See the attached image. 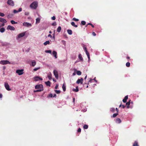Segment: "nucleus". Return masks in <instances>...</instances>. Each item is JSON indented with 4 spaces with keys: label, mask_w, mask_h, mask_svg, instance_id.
<instances>
[{
    "label": "nucleus",
    "mask_w": 146,
    "mask_h": 146,
    "mask_svg": "<svg viewBox=\"0 0 146 146\" xmlns=\"http://www.w3.org/2000/svg\"><path fill=\"white\" fill-rule=\"evenodd\" d=\"M83 79L82 78L81 79H78L76 82V83L77 84L80 83L81 84H83Z\"/></svg>",
    "instance_id": "nucleus-7"
},
{
    "label": "nucleus",
    "mask_w": 146,
    "mask_h": 146,
    "mask_svg": "<svg viewBox=\"0 0 146 146\" xmlns=\"http://www.w3.org/2000/svg\"><path fill=\"white\" fill-rule=\"evenodd\" d=\"M25 33H21L18 35V37L20 38L24 36L25 35Z\"/></svg>",
    "instance_id": "nucleus-12"
},
{
    "label": "nucleus",
    "mask_w": 146,
    "mask_h": 146,
    "mask_svg": "<svg viewBox=\"0 0 146 146\" xmlns=\"http://www.w3.org/2000/svg\"><path fill=\"white\" fill-rule=\"evenodd\" d=\"M35 88L36 89H39V90H41L42 88V90H43V85L41 84L36 85L35 86Z\"/></svg>",
    "instance_id": "nucleus-3"
},
{
    "label": "nucleus",
    "mask_w": 146,
    "mask_h": 146,
    "mask_svg": "<svg viewBox=\"0 0 146 146\" xmlns=\"http://www.w3.org/2000/svg\"><path fill=\"white\" fill-rule=\"evenodd\" d=\"M30 7L32 9H36L38 6V2L34 1L30 5Z\"/></svg>",
    "instance_id": "nucleus-1"
},
{
    "label": "nucleus",
    "mask_w": 146,
    "mask_h": 146,
    "mask_svg": "<svg viewBox=\"0 0 146 146\" xmlns=\"http://www.w3.org/2000/svg\"><path fill=\"white\" fill-rule=\"evenodd\" d=\"M130 63L129 62H127L126 64V66L127 67H129L130 66Z\"/></svg>",
    "instance_id": "nucleus-35"
},
{
    "label": "nucleus",
    "mask_w": 146,
    "mask_h": 146,
    "mask_svg": "<svg viewBox=\"0 0 146 146\" xmlns=\"http://www.w3.org/2000/svg\"><path fill=\"white\" fill-rule=\"evenodd\" d=\"M52 74L50 73V74H48L47 76V77L48 78V79L50 80L51 79H52Z\"/></svg>",
    "instance_id": "nucleus-26"
},
{
    "label": "nucleus",
    "mask_w": 146,
    "mask_h": 146,
    "mask_svg": "<svg viewBox=\"0 0 146 146\" xmlns=\"http://www.w3.org/2000/svg\"><path fill=\"white\" fill-rule=\"evenodd\" d=\"M128 98V96H125L123 100V102L124 103H126L127 102V100Z\"/></svg>",
    "instance_id": "nucleus-13"
},
{
    "label": "nucleus",
    "mask_w": 146,
    "mask_h": 146,
    "mask_svg": "<svg viewBox=\"0 0 146 146\" xmlns=\"http://www.w3.org/2000/svg\"><path fill=\"white\" fill-rule=\"evenodd\" d=\"M127 59H128V61H129L130 60V57H129V56H127Z\"/></svg>",
    "instance_id": "nucleus-55"
},
{
    "label": "nucleus",
    "mask_w": 146,
    "mask_h": 146,
    "mask_svg": "<svg viewBox=\"0 0 146 146\" xmlns=\"http://www.w3.org/2000/svg\"><path fill=\"white\" fill-rule=\"evenodd\" d=\"M52 25V26H55L56 25V24L55 22H54L53 23Z\"/></svg>",
    "instance_id": "nucleus-49"
},
{
    "label": "nucleus",
    "mask_w": 146,
    "mask_h": 146,
    "mask_svg": "<svg viewBox=\"0 0 146 146\" xmlns=\"http://www.w3.org/2000/svg\"><path fill=\"white\" fill-rule=\"evenodd\" d=\"M85 52L89 60L90 59V56L89 53L87 50H86Z\"/></svg>",
    "instance_id": "nucleus-21"
},
{
    "label": "nucleus",
    "mask_w": 146,
    "mask_h": 146,
    "mask_svg": "<svg viewBox=\"0 0 146 146\" xmlns=\"http://www.w3.org/2000/svg\"><path fill=\"white\" fill-rule=\"evenodd\" d=\"M58 87V85L57 84L55 87V89H57Z\"/></svg>",
    "instance_id": "nucleus-56"
},
{
    "label": "nucleus",
    "mask_w": 146,
    "mask_h": 146,
    "mask_svg": "<svg viewBox=\"0 0 146 146\" xmlns=\"http://www.w3.org/2000/svg\"><path fill=\"white\" fill-rule=\"evenodd\" d=\"M92 34L94 36H95L96 35V34L94 32H93L92 33Z\"/></svg>",
    "instance_id": "nucleus-57"
},
{
    "label": "nucleus",
    "mask_w": 146,
    "mask_h": 146,
    "mask_svg": "<svg viewBox=\"0 0 146 146\" xmlns=\"http://www.w3.org/2000/svg\"><path fill=\"white\" fill-rule=\"evenodd\" d=\"M29 13L28 12H25V15H29Z\"/></svg>",
    "instance_id": "nucleus-52"
},
{
    "label": "nucleus",
    "mask_w": 146,
    "mask_h": 146,
    "mask_svg": "<svg viewBox=\"0 0 146 146\" xmlns=\"http://www.w3.org/2000/svg\"><path fill=\"white\" fill-rule=\"evenodd\" d=\"M90 25V26H92V28H94V25L92 24V23H88V24H87V25Z\"/></svg>",
    "instance_id": "nucleus-43"
},
{
    "label": "nucleus",
    "mask_w": 146,
    "mask_h": 146,
    "mask_svg": "<svg viewBox=\"0 0 146 146\" xmlns=\"http://www.w3.org/2000/svg\"><path fill=\"white\" fill-rule=\"evenodd\" d=\"M4 25H5V24H4V23H3V24H2V25H1V27H3V26H4Z\"/></svg>",
    "instance_id": "nucleus-64"
},
{
    "label": "nucleus",
    "mask_w": 146,
    "mask_h": 146,
    "mask_svg": "<svg viewBox=\"0 0 146 146\" xmlns=\"http://www.w3.org/2000/svg\"><path fill=\"white\" fill-rule=\"evenodd\" d=\"M86 24V22L85 21H82L81 22V24L83 25H85Z\"/></svg>",
    "instance_id": "nucleus-37"
},
{
    "label": "nucleus",
    "mask_w": 146,
    "mask_h": 146,
    "mask_svg": "<svg viewBox=\"0 0 146 146\" xmlns=\"http://www.w3.org/2000/svg\"><path fill=\"white\" fill-rule=\"evenodd\" d=\"M40 68V67L37 68H34V69H33V70H34V71H37V70H38Z\"/></svg>",
    "instance_id": "nucleus-45"
},
{
    "label": "nucleus",
    "mask_w": 146,
    "mask_h": 146,
    "mask_svg": "<svg viewBox=\"0 0 146 146\" xmlns=\"http://www.w3.org/2000/svg\"><path fill=\"white\" fill-rule=\"evenodd\" d=\"M133 146H139L138 142L135 141L133 144Z\"/></svg>",
    "instance_id": "nucleus-17"
},
{
    "label": "nucleus",
    "mask_w": 146,
    "mask_h": 146,
    "mask_svg": "<svg viewBox=\"0 0 146 146\" xmlns=\"http://www.w3.org/2000/svg\"><path fill=\"white\" fill-rule=\"evenodd\" d=\"M96 78H94L93 79H91L90 80H89L88 82H91V81L93 80H94L95 81L97 82V81L95 80Z\"/></svg>",
    "instance_id": "nucleus-46"
},
{
    "label": "nucleus",
    "mask_w": 146,
    "mask_h": 146,
    "mask_svg": "<svg viewBox=\"0 0 146 146\" xmlns=\"http://www.w3.org/2000/svg\"><path fill=\"white\" fill-rule=\"evenodd\" d=\"M23 25V26L27 27H29L32 26V25L31 23L27 22H24Z\"/></svg>",
    "instance_id": "nucleus-9"
},
{
    "label": "nucleus",
    "mask_w": 146,
    "mask_h": 146,
    "mask_svg": "<svg viewBox=\"0 0 146 146\" xmlns=\"http://www.w3.org/2000/svg\"><path fill=\"white\" fill-rule=\"evenodd\" d=\"M73 91H75V92H77L79 91V89L78 88V86H77L76 87V89H74L73 90Z\"/></svg>",
    "instance_id": "nucleus-30"
},
{
    "label": "nucleus",
    "mask_w": 146,
    "mask_h": 146,
    "mask_svg": "<svg viewBox=\"0 0 146 146\" xmlns=\"http://www.w3.org/2000/svg\"><path fill=\"white\" fill-rule=\"evenodd\" d=\"M71 25L72 26L75 27H78V26L76 25L75 24V23L74 22H72L71 23Z\"/></svg>",
    "instance_id": "nucleus-23"
},
{
    "label": "nucleus",
    "mask_w": 146,
    "mask_h": 146,
    "mask_svg": "<svg viewBox=\"0 0 146 146\" xmlns=\"http://www.w3.org/2000/svg\"><path fill=\"white\" fill-rule=\"evenodd\" d=\"M45 84L47 86H50V82L49 81L45 82Z\"/></svg>",
    "instance_id": "nucleus-18"
},
{
    "label": "nucleus",
    "mask_w": 146,
    "mask_h": 146,
    "mask_svg": "<svg viewBox=\"0 0 146 146\" xmlns=\"http://www.w3.org/2000/svg\"><path fill=\"white\" fill-rule=\"evenodd\" d=\"M122 107L123 108H124L125 107V106H124V105H122Z\"/></svg>",
    "instance_id": "nucleus-63"
},
{
    "label": "nucleus",
    "mask_w": 146,
    "mask_h": 146,
    "mask_svg": "<svg viewBox=\"0 0 146 146\" xmlns=\"http://www.w3.org/2000/svg\"><path fill=\"white\" fill-rule=\"evenodd\" d=\"M48 36L49 37H50L51 38L52 37V35L50 34L48 35Z\"/></svg>",
    "instance_id": "nucleus-59"
},
{
    "label": "nucleus",
    "mask_w": 146,
    "mask_h": 146,
    "mask_svg": "<svg viewBox=\"0 0 146 146\" xmlns=\"http://www.w3.org/2000/svg\"><path fill=\"white\" fill-rule=\"evenodd\" d=\"M5 86L7 90L8 91H10L11 89L9 88V86L7 82H5Z\"/></svg>",
    "instance_id": "nucleus-5"
},
{
    "label": "nucleus",
    "mask_w": 146,
    "mask_h": 146,
    "mask_svg": "<svg viewBox=\"0 0 146 146\" xmlns=\"http://www.w3.org/2000/svg\"><path fill=\"white\" fill-rule=\"evenodd\" d=\"M56 94H54V95L53 96V97H56Z\"/></svg>",
    "instance_id": "nucleus-61"
},
{
    "label": "nucleus",
    "mask_w": 146,
    "mask_h": 146,
    "mask_svg": "<svg viewBox=\"0 0 146 146\" xmlns=\"http://www.w3.org/2000/svg\"><path fill=\"white\" fill-rule=\"evenodd\" d=\"M13 12L14 13H17L18 12V11H17L16 10H14Z\"/></svg>",
    "instance_id": "nucleus-50"
},
{
    "label": "nucleus",
    "mask_w": 146,
    "mask_h": 146,
    "mask_svg": "<svg viewBox=\"0 0 146 146\" xmlns=\"http://www.w3.org/2000/svg\"><path fill=\"white\" fill-rule=\"evenodd\" d=\"M88 126L86 124H85L83 126V128L84 129H87L88 128Z\"/></svg>",
    "instance_id": "nucleus-32"
},
{
    "label": "nucleus",
    "mask_w": 146,
    "mask_h": 146,
    "mask_svg": "<svg viewBox=\"0 0 146 146\" xmlns=\"http://www.w3.org/2000/svg\"><path fill=\"white\" fill-rule=\"evenodd\" d=\"M45 52L50 54H51L52 53V51L51 50H46L45 51Z\"/></svg>",
    "instance_id": "nucleus-38"
},
{
    "label": "nucleus",
    "mask_w": 146,
    "mask_h": 146,
    "mask_svg": "<svg viewBox=\"0 0 146 146\" xmlns=\"http://www.w3.org/2000/svg\"><path fill=\"white\" fill-rule=\"evenodd\" d=\"M77 132L78 133H80L81 132V128H79L77 130Z\"/></svg>",
    "instance_id": "nucleus-51"
},
{
    "label": "nucleus",
    "mask_w": 146,
    "mask_h": 146,
    "mask_svg": "<svg viewBox=\"0 0 146 146\" xmlns=\"http://www.w3.org/2000/svg\"><path fill=\"white\" fill-rule=\"evenodd\" d=\"M116 122L117 123H121V121L120 119L117 118L116 120Z\"/></svg>",
    "instance_id": "nucleus-19"
},
{
    "label": "nucleus",
    "mask_w": 146,
    "mask_h": 146,
    "mask_svg": "<svg viewBox=\"0 0 146 146\" xmlns=\"http://www.w3.org/2000/svg\"><path fill=\"white\" fill-rule=\"evenodd\" d=\"M7 29V30L9 29L11 31H14L15 29V28L14 27L11 25H8Z\"/></svg>",
    "instance_id": "nucleus-8"
},
{
    "label": "nucleus",
    "mask_w": 146,
    "mask_h": 146,
    "mask_svg": "<svg viewBox=\"0 0 146 146\" xmlns=\"http://www.w3.org/2000/svg\"><path fill=\"white\" fill-rule=\"evenodd\" d=\"M131 101V100H129V101L127 102V103H126V106H127V108H129V105L130 104V102Z\"/></svg>",
    "instance_id": "nucleus-16"
},
{
    "label": "nucleus",
    "mask_w": 146,
    "mask_h": 146,
    "mask_svg": "<svg viewBox=\"0 0 146 146\" xmlns=\"http://www.w3.org/2000/svg\"><path fill=\"white\" fill-rule=\"evenodd\" d=\"M43 91L42 89L41 90L38 89V90H36V92H41V91Z\"/></svg>",
    "instance_id": "nucleus-47"
},
{
    "label": "nucleus",
    "mask_w": 146,
    "mask_h": 146,
    "mask_svg": "<svg viewBox=\"0 0 146 146\" xmlns=\"http://www.w3.org/2000/svg\"><path fill=\"white\" fill-rule=\"evenodd\" d=\"M78 58L81 60V61H83V59L82 57V55L81 54H80L79 55Z\"/></svg>",
    "instance_id": "nucleus-20"
},
{
    "label": "nucleus",
    "mask_w": 146,
    "mask_h": 146,
    "mask_svg": "<svg viewBox=\"0 0 146 146\" xmlns=\"http://www.w3.org/2000/svg\"><path fill=\"white\" fill-rule=\"evenodd\" d=\"M110 110L112 112H113L115 111V109L113 108H111L110 109Z\"/></svg>",
    "instance_id": "nucleus-39"
},
{
    "label": "nucleus",
    "mask_w": 146,
    "mask_h": 146,
    "mask_svg": "<svg viewBox=\"0 0 146 146\" xmlns=\"http://www.w3.org/2000/svg\"><path fill=\"white\" fill-rule=\"evenodd\" d=\"M2 94L0 93V98H2Z\"/></svg>",
    "instance_id": "nucleus-60"
},
{
    "label": "nucleus",
    "mask_w": 146,
    "mask_h": 146,
    "mask_svg": "<svg viewBox=\"0 0 146 146\" xmlns=\"http://www.w3.org/2000/svg\"><path fill=\"white\" fill-rule=\"evenodd\" d=\"M5 29L3 27L1 28L0 29V32L1 33L4 32L5 31Z\"/></svg>",
    "instance_id": "nucleus-25"
},
{
    "label": "nucleus",
    "mask_w": 146,
    "mask_h": 146,
    "mask_svg": "<svg viewBox=\"0 0 146 146\" xmlns=\"http://www.w3.org/2000/svg\"><path fill=\"white\" fill-rule=\"evenodd\" d=\"M22 10V9L21 8H19V10H18V12H20V11H21Z\"/></svg>",
    "instance_id": "nucleus-54"
},
{
    "label": "nucleus",
    "mask_w": 146,
    "mask_h": 146,
    "mask_svg": "<svg viewBox=\"0 0 146 146\" xmlns=\"http://www.w3.org/2000/svg\"><path fill=\"white\" fill-rule=\"evenodd\" d=\"M55 92L57 94H59L61 92L60 90H55Z\"/></svg>",
    "instance_id": "nucleus-36"
},
{
    "label": "nucleus",
    "mask_w": 146,
    "mask_h": 146,
    "mask_svg": "<svg viewBox=\"0 0 146 146\" xmlns=\"http://www.w3.org/2000/svg\"><path fill=\"white\" fill-rule=\"evenodd\" d=\"M72 20L76 21H79V19H76L75 18H74L72 19Z\"/></svg>",
    "instance_id": "nucleus-41"
},
{
    "label": "nucleus",
    "mask_w": 146,
    "mask_h": 146,
    "mask_svg": "<svg viewBox=\"0 0 146 146\" xmlns=\"http://www.w3.org/2000/svg\"><path fill=\"white\" fill-rule=\"evenodd\" d=\"M0 64L4 65L7 64H10L11 63L10 62L7 60H1L0 61Z\"/></svg>",
    "instance_id": "nucleus-2"
},
{
    "label": "nucleus",
    "mask_w": 146,
    "mask_h": 146,
    "mask_svg": "<svg viewBox=\"0 0 146 146\" xmlns=\"http://www.w3.org/2000/svg\"><path fill=\"white\" fill-rule=\"evenodd\" d=\"M115 109H116V110L117 111V112L118 113V111H119V110H118L117 108H116Z\"/></svg>",
    "instance_id": "nucleus-62"
},
{
    "label": "nucleus",
    "mask_w": 146,
    "mask_h": 146,
    "mask_svg": "<svg viewBox=\"0 0 146 146\" xmlns=\"http://www.w3.org/2000/svg\"><path fill=\"white\" fill-rule=\"evenodd\" d=\"M36 64V62L35 61L32 62V66H35Z\"/></svg>",
    "instance_id": "nucleus-33"
},
{
    "label": "nucleus",
    "mask_w": 146,
    "mask_h": 146,
    "mask_svg": "<svg viewBox=\"0 0 146 146\" xmlns=\"http://www.w3.org/2000/svg\"><path fill=\"white\" fill-rule=\"evenodd\" d=\"M52 54L53 55V56L54 57L56 58L57 57V52L55 51H53L52 52Z\"/></svg>",
    "instance_id": "nucleus-15"
},
{
    "label": "nucleus",
    "mask_w": 146,
    "mask_h": 146,
    "mask_svg": "<svg viewBox=\"0 0 146 146\" xmlns=\"http://www.w3.org/2000/svg\"><path fill=\"white\" fill-rule=\"evenodd\" d=\"M49 43L50 41H46L43 44L44 45H46L48 44H49Z\"/></svg>",
    "instance_id": "nucleus-29"
},
{
    "label": "nucleus",
    "mask_w": 146,
    "mask_h": 146,
    "mask_svg": "<svg viewBox=\"0 0 146 146\" xmlns=\"http://www.w3.org/2000/svg\"><path fill=\"white\" fill-rule=\"evenodd\" d=\"M53 73L55 77L56 78H58V74L57 71L56 70H54L53 71Z\"/></svg>",
    "instance_id": "nucleus-11"
},
{
    "label": "nucleus",
    "mask_w": 146,
    "mask_h": 146,
    "mask_svg": "<svg viewBox=\"0 0 146 146\" xmlns=\"http://www.w3.org/2000/svg\"><path fill=\"white\" fill-rule=\"evenodd\" d=\"M11 15H9L7 16V17L8 18H9L11 17Z\"/></svg>",
    "instance_id": "nucleus-58"
},
{
    "label": "nucleus",
    "mask_w": 146,
    "mask_h": 146,
    "mask_svg": "<svg viewBox=\"0 0 146 146\" xmlns=\"http://www.w3.org/2000/svg\"><path fill=\"white\" fill-rule=\"evenodd\" d=\"M51 19H52V20H55V19H56V17H55V16H53V17H52Z\"/></svg>",
    "instance_id": "nucleus-48"
},
{
    "label": "nucleus",
    "mask_w": 146,
    "mask_h": 146,
    "mask_svg": "<svg viewBox=\"0 0 146 146\" xmlns=\"http://www.w3.org/2000/svg\"><path fill=\"white\" fill-rule=\"evenodd\" d=\"M23 71L24 70L23 69L21 70H17L16 71V73L18 74L19 75H21L24 73L23 72Z\"/></svg>",
    "instance_id": "nucleus-4"
},
{
    "label": "nucleus",
    "mask_w": 146,
    "mask_h": 146,
    "mask_svg": "<svg viewBox=\"0 0 146 146\" xmlns=\"http://www.w3.org/2000/svg\"><path fill=\"white\" fill-rule=\"evenodd\" d=\"M81 72L80 71L78 70L76 72V74L78 75H81Z\"/></svg>",
    "instance_id": "nucleus-31"
},
{
    "label": "nucleus",
    "mask_w": 146,
    "mask_h": 146,
    "mask_svg": "<svg viewBox=\"0 0 146 146\" xmlns=\"http://www.w3.org/2000/svg\"><path fill=\"white\" fill-rule=\"evenodd\" d=\"M40 19L39 18H37L36 19V23H40Z\"/></svg>",
    "instance_id": "nucleus-27"
},
{
    "label": "nucleus",
    "mask_w": 146,
    "mask_h": 146,
    "mask_svg": "<svg viewBox=\"0 0 146 146\" xmlns=\"http://www.w3.org/2000/svg\"><path fill=\"white\" fill-rule=\"evenodd\" d=\"M62 88L63 91L65 92L66 90V86L64 84L62 86Z\"/></svg>",
    "instance_id": "nucleus-28"
},
{
    "label": "nucleus",
    "mask_w": 146,
    "mask_h": 146,
    "mask_svg": "<svg viewBox=\"0 0 146 146\" xmlns=\"http://www.w3.org/2000/svg\"><path fill=\"white\" fill-rule=\"evenodd\" d=\"M83 49L85 52L86 51V50H87L85 46L83 47Z\"/></svg>",
    "instance_id": "nucleus-53"
},
{
    "label": "nucleus",
    "mask_w": 146,
    "mask_h": 146,
    "mask_svg": "<svg viewBox=\"0 0 146 146\" xmlns=\"http://www.w3.org/2000/svg\"><path fill=\"white\" fill-rule=\"evenodd\" d=\"M34 80L35 81H37L39 80H42V78H40V77L37 76L34 78Z\"/></svg>",
    "instance_id": "nucleus-10"
},
{
    "label": "nucleus",
    "mask_w": 146,
    "mask_h": 146,
    "mask_svg": "<svg viewBox=\"0 0 146 146\" xmlns=\"http://www.w3.org/2000/svg\"><path fill=\"white\" fill-rule=\"evenodd\" d=\"M118 114V113H114L113 114L112 117H116Z\"/></svg>",
    "instance_id": "nucleus-40"
},
{
    "label": "nucleus",
    "mask_w": 146,
    "mask_h": 146,
    "mask_svg": "<svg viewBox=\"0 0 146 146\" xmlns=\"http://www.w3.org/2000/svg\"><path fill=\"white\" fill-rule=\"evenodd\" d=\"M0 22L3 23H6L7 21L4 19L0 18Z\"/></svg>",
    "instance_id": "nucleus-14"
},
{
    "label": "nucleus",
    "mask_w": 146,
    "mask_h": 146,
    "mask_svg": "<svg viewBox=\"0 0 146 146\" xmlns=\"http://www.w3.org/2000/svg\"><path fill=\"white\" fill-rule=\"evenodd\" d=\"M7 3L9 5L12 6H13L14 5L13 1L12 0H8Z\"/></svg>",
    "instance_id": "nucleus-6"
},
{
    "label": "nucleus",
    "mask_w": 146,
    "mask_h": 146,
    "mask_svg": "<svg viewBox=\"0 0 146 146\" xmlns=\"http://www.w3.org/2000/svg\"><path fill=\"white\" fill-rule=\"evenodd\" d=\"M5 16V14L3 13H0V16L1 17H4Z\"/></svg>",
    "instance_id": "nucleus-44"
},
{
    "label": "nucleus",
    "mask_w": 146,
    "mask_h": 146,
    "mask_svg": "<svg viewBox=\"0 0 146 146\" xmlns=\"http://www.w3.org/2000/svg\"><path fill=\"white\" fill-rule=\"evenodd\" d=\"M68 33L70 35H71L72 34V31L71 30L68 29L67 30Z\"/></svg>",
    "instance_id": "nucleus-22"
},
{
    "label": "nucleus",
    "mask_w": 146,
    "mask_h": 146,
    "mask_svg": "<svg viewBox=\"0 0 146 146\" xmlns=\"http://www.w3.org/2000/svg\"><path fill=\"white\" fill-rule=\"evenodd\" d=\"M61 30V27L60 26H59L57 28V31L58 32V33H59L60 32Z\"/></svg>",
    "instance_id": "nucleus-24"
},
{
    "label": "nucleus",
    "mask_w": 146,
    "mask_h": 146,
    "mask_svg": "<svg viewBox=\"0 0 146 146\" xmlns=\"http://www.w3.org/2000/svg\"><path fill=\"white\" fill-rule=\"evenodd\" d=\"M53 96V95L52 94H49L48 96V97L52 98Z\"/></svg>",
    "instance_id": "nucleus-42"
},
{
    "label": "nucleus",
    "mask_w": 146,
    "mask_h": 146,
    "mask_svg": "<svg viewBox=\"0 0 146 146\" xmlns=\"http://www.w3.org/2000/svg\"><path fill=\"white\" fill-rule=\"evenodd\" d=\"M11 23L12 24H17V22H15L13 20H11Z\"/></svg>",
    "instance_id": "nucleus-34"
}]
</instances>
